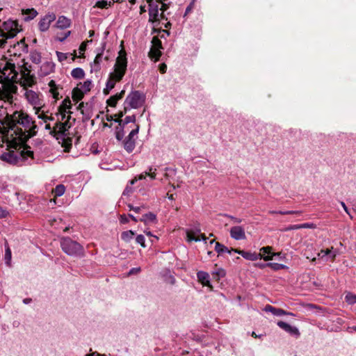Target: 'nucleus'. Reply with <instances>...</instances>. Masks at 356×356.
<instances>
[{
    "mask_svg": "<svg viewBox=\"0 0 356 356\" xmlns=\"http://www.w3.org/2000/svg\"><path fill=\"white\" fill-rule=\"evenodd\" d=\"M8 215V212L6 209H4L1 207H0V218H6V217H7Z\"/></svg>",
    "mask_w": 356,
    "mask_h": 356,
    "instance_id": "nucleus-50",
    "label": "nucleus"
},
{
    "mask_svg": "<svg viewBox=\"0 0 356 356\" xmlns=\"http://www.w3.org/2000/svg\"><path fill=\"white\" fill-rule=\"evenodd\" d=\"M113 5L111 1H107L106 0H98L94 7L99 8H107Z\"/></svg>",
    "mask_w": 356,
    "mask_h": 356,
    "instance_id": "nucleus-33",
    "label": "nucleus"
},
{
    "mask_svg": "<svg viewBox=\"0 0 356 356\" xmlns=\"http://www.w3.org/2000/svg\"><path fill=\"white\" fill-rule=\"evenodd\" d=\"M71 25V20L65 17V16H60L56 22V27L60 29H65L68 27H70Z\"/></svg>",
    "mask_w": 356,
    "mask_h": 356,
    "instance_id": "nucleus-22",
    "label": "nucleus"
},
{
    "mask_svg": "<svg viewBox=\"0 0 356 356\" xmlns=\"http://www.w3.org/2000/svg\"><path fill=\"white\" fill-rule=\"evenodd\" d=\"M70 33H71V32L70 31H67L63 38H60L58 39L59 41H60V42L64 41L70 35Z\"/></svg>",
    "mask_w": 356,
    "mask_h": 356,
    "instance_id": "nucleus-60",
    "label": "nucleus"
},
{
    "mask_svg": "<svg viewBox=\"0 0 356 356\" xmlns=\"http://www.w3.org/2000/svg\"><path fill=\"white\" fill-rule=\"evenodd\" d=\"M30 58L33 63L38 64L41 62V54L37 51H33L31 52Z\"/></svg>",
    "mask_w": 356,
    "mask_h": 356,
    "instance_id": "nucleus-34",
    "label": "nucleus"
},
{
    "mask_svg": "<svg viewBox=\"0 0 356 356\" xmlns=\"http://www.w3.org/2000/svg\"><path fill=\"white\" fill-rule=\"evenodd\" d=\"M229 218H230L234 223L239 224L242 222V219L232 216H227Z\"/></svg>",
    "mask_w": 356,
    "mask_h": 356,
    "instance_id": "nucleus-49",
    "label": "nucleus"
},
{
    "mask_svg": "<svg viewBox=\"0 0 356 356\" xmlns=\"http://www.w3.org/2000/svg\"><path fill=\"white\" fill-rule=\"evenodd\" d=\"M124 95V90H122L120 93H118L113 96H111L108 100L107 104L108 106L115 107L118 100L122 98Z\"/></svg>",
    "mask_w": 356,
    "mask_h": 356,
    "instance_id": "nucleus-24",
    "label": "nucleus"
},
{
    "mask_svg": "<svg viewBox=\"0 0 356 356\" xmlns=\"http://www.w3.org/2000/svg\"><path fill=\"white\" fill-rule=\"evenodd\" d=\"M139 131V126L137 125L135 129L131 131L127 138L124 142V147L128 152H131L136 146V139Z\"/></svg>",
    "mask_w": 356,
    "mask_h": 356,
    "instance_id": "nucleus-10",
    "label": "nucleus"
},
{
    "mask_svg": "<svg viewBox=\"0 0 356 356\" xmlns=\"http://www.w3.org/2000/svg\"><path fill=\"white\" fill-rule=\"evenodd\" d=\"M145 234L148 236L154 238L156 241L159 239V238L156 236H154L149 231H145Z\"/></svg>",
    "mask_w": 356,
    "mask_h": 356,
    "instance_id": "nucleus-59",
    "label": "nucleus"
},
{
    "mask_svg": "<svg viewBox=\"0 0 356 356\" xmlns=\"http://www.w3.org/2000/svg\"><path fill=\"white\" fill-rule=\"evenodd\" d=\"M156 168L150 167L149 169V172H145L140 174V175H138V177H135L134 179H133L132 180L130 181V184L133 185L135 184V182L137 180H142L143 179H145L146 177H147V176L149 177L151 179H155L156 176Z\"/></svg>",
    "mask_w": 356,
    "mask_h": 356,
    "instance_id": "nucleus-16",
    "label": "nucleus"
},
{
    "mask_svg": "<svg viewBox=\"0 0 356 356\" xmlns=\"http://www.w3.org/2000/svg\"><path fill=\"white\" fill-rule=\"evenodd\" d=\"M62 250L68 255L76 256L83 254V248L76 241L70 238H64L60 243Z\"/></svg>",
    "mask_w": 356,
    "mask_h": 356,
    "instance_id": "nucleus-7",
    "label": "nucleus"
},
{
    "mask_svg": "<svg viewBox=\"0 0 356 356\" xmlns=\"http://www.w3.org/2000/svg\"><path fill=\"white\" fill-rule=\"evenodd\" d=\"M19 31L16 21L8 20L4 22L0 26V37L3 38L0 40V48L3 47L6 43L7 39L14 38Z\"/></svg>",
    "mask_w": 356,
    "mask_h": 356,
    "instance_id": "nucleus-4",
    "label": "nucleus"
},
{
    "mask_svg": "<svg viewBox=\"0 0 356 356\" xmlns=\"http://www.w3.org/2000/svg\"><path fill=\"white\" fill-rule=\"evenodd\" d=\"M71 75L74 79H82L85 76V72L82 68L76 67L72 70Z\"/></svg>",
    "mask_w": 356,
    "mask_h": 356,
    "instance_id": "nucleus-30",
    "label": "nucleus"
},
{
    "mask_svg": "<svg viewBox=\"0 0 356 356\" xmlns=\"http://www.w3.org/2000/svg\"><path fill=\"white\" fill-rule=\"evenodd\" d=\"M72 107L71 101L69 99H65L61 105L58 108L59 112L72 113L70 111Z\"/></svg>",
    "mask_w": 356,
    "mask_h": 356,
    "instance_id": "nucleus-26",
    "label": "nucleus"
},
{
    "mask_svg": "<svg viewBox=\"0 0 356 356\" xmlns=\"http://www.w3.org/2000/svg\"><path fill=\"white\" fill-rule=\"evenodd\" d=\"M230 236L236 241L246 238L245 229L242 226L236 225L230 228Z\"/></svg>",
    "mask_w": 356,
    "mask_h": 356,
    "instance_id": "nucleus-14",
    "label": "nucleus"
},
{
    "mask_svg": "<svg viewBox=\"0 0 356 356\" xmlns=\"http://www.w3.org/2000/svg\"><path fill=\"white\" fill-rule=\"evenodd\" d=\"M16 47H18L19 49L25 47L24 41L21 40L20 42H17V44L14 45L13 49Z\"/></svg>",
    "mask_w": 356,
    "mask_h": 356,
    "instance_id": "nucleus-55",
    "label": "nucleus"
},
{
    "mask_svg": "<svg viewBox=\"0 0 356 356\" xmlns=\"http://www.w3.org/2000/svg\"><path fill=\"white\" fill-rule=\"evenodd\" d=\"M77 86H79L83 92L86 93L91 90L92 87V83L90 80H86L83 83H80L78 84Z\"/></svg>",
    "mask_w": 356,
    "mask_h": 356,
    "instance_id": "nucleus-29",
    "label": "nucleus"
},
{
    "mask_svg": "<svg viewBox=\"0 0 356 356\" xmlns=\"http://www.w3.org/2000/svg\"><path fill=\"white\" fill-rule=\"evenodd\" d=\"M56 18V15L54 13H49L43 17H42L38 23L40 31L42 32L47 31L49 29L51 22H53Z\"/></svg>",
    "mask_w": 356,
    "mask_h": 356,
    "instance_id": "nucleus-12",
    "label": "nucleus"
},
{
    "mask_svg": "<svg viewBox=\"0 0 356 356\" xmlns=\"http://www.w3.org/2000/svg\"><path fill=\"white\" fill-rule=\"evenodd\" d=\"M22 154L24 157H31L33 158V151H31L30 149V147H25L22 151Z\"/></svg>",
    "mask_w": 356,
    "mask_h": 356,
    "instance_id": "nucleus-44",
    "label": "nucleus"
},
{
    "mask_svg": "<svg viewBox=\"0 0 356 356\" xmlns=\"http://www.w3.org/2000/svg\"><path fill=\"white\" fill-rule=\"evenodd\" d=\"M152 46L149 52V56L152 59L154 60V62H156L161 56V41L157 37H154L152 38Z\"/></svg>",
    "mask_w": 356,
    "mask_h": 356,
    "instance_id": "nucleus-11",
    "label": "nucleus"
},
{
    "mask_svg": "<svg viewBox=\"0 0 356 356\" xmlns=\"http://www.w3.org/2000/svg\"><path fill=\"white\" fill-rule=\"evenodd\" d=\"M8 52L12 56V50L9 49ZM30 67L24 58H21L20 54L17 56V54L14 52L13 58L0 64V82L2 83V87L8 83L15 85V81L19 74H21L22 87L34 86L36 83V79L33 74H31Z\"/></svg>",
    "mask_w": 356,
    "mask_h": 356,
    "instance_id": "nucleus-2",
    "label": "nucleus"
},
{
    "mask_svg": "<svg viewBox=\"0 0 356 356\" xmlns=\"http://www.w3.org/2000/svg\"><path fill=\"white\" fill-rule=\"evenodd\" d=\"M11 258H12L11 250H10L8 243H6L4 259H5L6 264L8 266H10Z\"/></svg>",
    "mask_w": 356,
    "mask_h": 356,
    "instance_id": "nucleus-31",
    "label": "nucleus"
},
{
    "mask_svg": "<svg viewBox=\"0 0 356 356\" xmlns=\"http://www.w3.org/2000/svg\"><path fill=\"white\" fill-rule=\"evenodd\" d=\"M197 277L199 282H201L202 285L212 288L209 280V275L207 273L204 271H199L197 273Z\"/></svg>",
    "mask_w": 356,
    "mask_h": 356,
    "instance_id": "nucleus-20",
    "label": "nucleus"
},
{
    "mask_svg": "<svg viewBox=\"0 0 356 356\" xmlns=\"http://www.w3.org/2000/svg\"><path fill=\"white\" fill-rule=\"evenodd\" d=\"M193 6H194V2H191L189 6L186 8V12H185V15H186L187 14H188L193 8Z\"/></svg>",
    "mask_w": 356,
    "mask_h": 356,
    "instance_id": "nucleus-54",
    "label": "nucleus"
},
{
    "mask_svg": "<svg viewBox=\"0 0 356 356\" xmlns=\"http://www.w3.org/2000/svg\"><path fill=\"white\" fill-rule=\"evenodd\" d=\"M327 255L330 256L331 257L332 260H333L336 257V254L332 253L331 250H330V249H327L326 250H321V252H319L318 254V257H322V258H323L325 256H327Z\"/></svg>",
    "mask_w": 356,
    "mask_h": 356,
    "instance_id": "nucleus-35",
    "label": "nucleus"
},
{
    "mask_svg": "<svg viewBox=\"0 0 356 356\" xmlns=\"http://www.w3.org/2000/svg\"><path fill=\"white\" fill-rule=\"evenodd\" d=\"M71 120L72 117L71 115H69L67 117V120H66L65 122H56L51 134L54 135L59 134L60 136H66V132L73 125V124L75 122L74 118L72 119V122H71Z\"/></svg>",
    "mask_w": 356,
    "mask_h": 356,
    "instance_id": "nucleus-8",
    "label": "nucleus"
},
{
    "mask_svg": "<svg viewBox=\"0 0 356 356\" xmlns=\"http://www.w3.org/2000/svg\"><path fill=\"white\" fill-rule=\"evenodd\" d=\"M314 227H315V225L313 223H303V224H301V229H304V228L312 229V228H314Z\"/></svg>",
    "mask_w": 356,
    "mask_h": 356,
    "instance_id": "nucleus-52",
    "label": "nucleus"
},
{
    "mask_svg": "<svg viewBox=\"0 0 356 356\" xmlns=\"http://www.w3.org/2000/svg\"><path fill=\"white\" fill-rule=\"evenodd\" d=\"M135 120H136L135 115L127 116L124 118V124H128V123H130V122H134Z\"/></svg>",
    "mask_w": 356,
    "mask_h": 356,
    "instance_id": "nucleus-47",
    "label": "nucleus"
},
{
    "mask_svg": "<svg viewBox=\"0 0 356 356\" xmlns=\"http://www.w3.org/2000/svg\"><path fill=\"white\" fill-rule=\"evenodd\" d=\"M134 235L135 233L131 230L125 231L121 234V238L124 241L129 242L134 238Z\"/></svg>",
    "mask_w": 356,
    "mask_h": 356,
    "instance_id": "nucleus-32",
    "label": "nucleus"
},
{
    "mask_svg": "<svg viewBox=\"0 0 356 356\" xmlns=\"http://www.w3.org/2000/svg\"><path fill=\"white\" fill-rule=\"evenodd\" d=\"M159 70L161 73H165L167 70L166 65L165 63H162L161 65H160Z\"/></svg>",
    "mask_w": 356,
    "mask_h": 356,
    "instance_id": "nucleus-58",
    "label": "nucleus"
},
{
    "mask_svg": "<svg viewBox=\"0 0 356 356\" xmlns=\"http://www.w3.org/2000/svg\"><path fill=\"white\" fill-rule=\"evenodd\" d=\"M102 55L101 54H98L94 60V63L95 65H99L100 63V62L102 61Z\"/></svg>",
    "mask_w": 356,
    "mask_h": 356,
    "instance_id": "nucleus-53",
    "label": "nucleus"
},
{
    "mask_svg": "<svg viewBox=\"0 0 356 356\" xmlns=\"http://www.w3.org/2000/svg\"><path fill=\"white\" fill-rule=\"evenodd\" d=\"M86 356H106V355H101V354H99V353L95 352V353H91L90 355H86Z\"/></svg>",
    "mask_w": 356,
    "mask_h": 356,
    "instance_id": "nucleus-64",
    "label": "nucleus"
},
{
    "mask_svg": "<svg viewBox=\"0 0 356 356\" xmlns=\"http://www.w3.org/2000/svg\"><path fill=\"white\" fill-rule=\"evenodd\" d=\"M17 87L11 83H8L0 88V100L11 102L13 95L17 92Z\"/></svg>",
    "mask_w": 356,
    "mask_h": 356,
    "instance_id": "nucleus-9",
    "label": "nucleus"
},
{
    "mask_svg": "<svg viewBox=\"0 0 356 356\" xmlns=\"http://www.w3.org/2000/svg\"><path fill=\"white\" fill-rule=\"evenodd\" d=\"M215 250L218 253H224L226 252V251H228V248L227 247L218 242H216L215 244Z\"/></svg>",
    "mask_w": 356,
    "mask_h": 356,
    "instance_id": "nucleus-39",
    "label": "nucleus"
},
{
    "mask_svg": "<svg viewBox=\"0 0 356 356\" xmlns=\"http://www.w3.org/2000/svg\"><path fill=\"white\" fill-rule=\"evenodd\" d=\"M86 48V42H83L79 47L80 51H84Z\"/></svg>",
    "mask_w": 356,
    "mask_h": 356,
    "instance_id": "nucleus-62",
    "label": "nucleus"
},
{
    "mask_svg": "<svg viewBox=\"0 0 356 356\" xmlns=\"http://www.w3.org/2000/svg\"><path fill=\"white\" fill-rule=\"evenodd\" d=\"M296 213V211H280V214H282V215L293 214V213Z\"/></svg>",
    "mask_w": 356,
    "mask_h": 356,
    "instance_id": "nucleus-61",
    "label": "nucleus"
},
{
    "mask_svg": "<svg viewBox=\"0 0 356 356\" xmlns=\"http://www.w3.org/2000/svg\"><path fill=\"white\" fill-rule=\"evenodd\" d=\"M261 256L264 261H269L273 259L274 253H272V248L270 246L263 247L260 249V252L257 253Z\"/></svg>",
    "mask_w": 356,
    "mask_h": 356,
    "instance_id": "nucleus-19",
    "label": "nucleus"
},
{
    "mask_svg": "<svg viewBox=\"0 0 356 356\" xmlns=\"http://www.w3.org/2000/svg\"><path fill=\"white\" fill-rule=\"evenodd\" d=\"M22 14L26 15L24 20L29 21L35 18L38 15V12L34 8H28L22 10Z\"/></svg>",
    "mask_w": 356,
    "mask_h": 356,
    "instance_id": "nucleus-25",
    "label": "nucleus"
},
{
    "mask_svg": "<svg viewBox=\"0 0 356 356\" xmlns=\"http://www.w3.org/2000/svg\"><path fill=\"white\" fill-rule=\"evenodd\" d=\"M120 221L121 223L124 224V223L128 222L129 220H128L127 217L125 215H122V216H120Z\"/></svg>",
    "mask_w": 356,
    "mask_h": 356,
    "instance_id": "nucleus-56",
    "label": "nucleus"
},
{
    "mask_svg": "<svg viewBox=\"0 0 356 356\" xmlns=\"http://www.w3.org/2000/svg\"><path fill=\"white\" fill-rule=\"evenodd\" d=\"M128 207H129V210H133L136 213H139L143 207H134L131 204H129Z\"/></svg>",
    "mask_w": 356,
    "mask_h": 356,
    "instance_id": "nucleus-51",
    "label": "nucleus"
},
{
    "mask_svg": "<svg viewBox=\"0 0 356 356\" xmlns=\"http://www.w3.org/2000/svg\"><path fill=\"white\" fill-rule=\"evenodd\" d=\"M49 86L50 87V88H56V85L55 81L54 80L50 81L49 83Z\"/></svg>",
    "mask_w": 356,
    "mask_h": 356,
    "instance_id": "nucleus-63",
    "label": "nucleus"
},
{
    "mask_svg": "<svg viewBox=\"0 0 356 356\" xmlns=\"http://www.w3.org/2000/svg\"><path fill=\"white\" fill-rule=\"evenodd\" d=\"M200 229H186V240L188 242L200 241L201 240L206 241L207 237L204 234H200Z\"/></svg>",
    "mask_w": 356,
    "mask_h": 356,
    "instance_id": "nucleus-13",
    "label": "nucleus"
},
{
    "mask_svg": "<svg viewBox=\"0 0 356 356\" xmlns=\"http://www.w3.org/2000/svg\"><path fill=\"white\" fill-rule=\"evenodd\" d=\"M140 221L144 222L145 223L155 222L156 221V216L154 213L149 212L143 216L140 219Z\"/></svg>",
    "mask_w": 356,
    "mask_h": 356,
    "instance_id": "nucleus-27",
    "label": "nucleus"
},
{
    "mask_svg": "<svg viewBox=\"0 0 356 356\" xmlns=\"http://www.w3.org/2000/svg\"><path fill=\"white\" fill-rule=\"evenodd\" d=\"M277 325L291 335L296 336L297 337L300 336V332L296 327L291 326L289 323L284 321H278Z\"/></svg>",
    "mask_w": 356,
    "mask_h": 356,
    "instance_id": "nucleus-15",
    "label": "nucleus"
},
{
    "mask_svg": "<svg viewBox=\"0 0 356 356\" xmlns=\"http://www.w3.org/2000/svg\"><path fill=\"white\" fill-rule=\"evenodd\" d=\"M0 123L3 124L0 136L2 142L1 147L6 143L7 148H17L36 134L37 126L35 121L23 111H17L12 115H7L4 122L0 118Z\"/></svg>",
    "mask_w": 356,
    "mask_h": 356,
    "instance_id": "nucleus-1",
    "label": "nucleus"
},
{
    "mask_svg": "<svg viewBox=\"0 0 356 356\" xmlns=\"http://www.w3.org/2000/svg\"><path fill=\"white\" fill-rule=\"evenodd\" d=\"M49 92L52 94V96L54 99H58V92L57 91V88L56 87V88H50L49 90Z\"/></svg>",
    "mask_w": 356,
    "mask_h": 356,
    "instance_id": "nucleus-48",
    "label": "nucleus"
},
{
    "mask_svg": "<svg viewBox=\"0 0 356 356\" xmlns=\"http://www.w3.org/2000/svg\"><path fill=\"white\" fill-rule=\"evenodd\" d=\"M84 94L85 92L79 86H76L72 91V99L76 102H79L83 97Z\"/></svg>",
    "mask_w": 356,
    "mask_h": 356,
    "instance_id": "nucleus-28",
    "label": "nucleus"
},
{
    "mask_svg": "<svg viewBox=\"0 0 356 356\" xmlns=\"http://www.w3.org/2000/svg\"><path fill=\"white\" fill-rule=\"evenodd\" d=\"M127 65L126 53L124 50H121L116 59L114 71L110 74L109 78L106 83V87L103 90L105 95H108L115 87L116 83L123 78L127 70Z\"/></svg>",
    "mask_w": 356,
    "mask_h": 356,
    "instance_id": "nucleus-3",
    "label": "nucleus"
},
{
    "mask_svg": "<svg viewBox=\"0 0 356 356\" xmlns=\"http://www.w3.org/2000/svg\"><path fill=\"white\" fill-rule=\"evenodd\" d=\"M265 266L271 268L274 270H279L280 269H283L285 268V266L284 264L278 263H267L265 264Z\"/></svg>",
    "mask_w": 356,
    "mask_h": 356,
    "instance_id": "nucleus-37",
    "label": "nucleus"
},
{
    "mask_svg": "<svg viewBox=\"0 0 356 356\" xmlns=\"http://www.w3.org/2000/svg\"><path fill=\"white\" fill-rule=\"evenodd\" d=\"M1 158L4 161H7L8 162H13L14 161L15 159L13 157V155L10 152L4 153L1 155Z\"/></svg>",
    "mask_w": 356,
    "mask_h": 356,
    "instance_id": "nucleus-42",
    "label": "nucleus"
},
{
    "mask_svg": "<svg viewBox=\"0 0 356 356\" xmlns=\"http://www.w3.org/2000/svg\"><path fill=\"white\" fill-rule=\"evenodd\" d=\"M145 96L138 91H133L129 93L125 99L124 109L127 111L132 108H138L142 106L145 102Z\"/></svg>",
    "mask_w": 356,
    "mask_h": 356,
    "instance_id": "nucleus-5",
    "label": "nucleus"
},
{
    "mask_svg": "<svg viewBox=\"0 0 356 356\" xmlns=\"http://www.w3.org/2000/svg\"><path fill=\"white\" fill-rule=\"evenodd\" d=\"M264 310L266 312H271L275 316L293 315L292 313H288L282 309L275 308L270 305L266 306Z\"/></svg>",
    "mask_w": 356,
    "mask_h": 356,
    "instance_id": "nucleus-23",
    "label": "nucleus"
},
{
    "mask_svg": "<svg viewBox=\"0 0 356 356\" xmlns=\"http://www.w3.org/2000/svg\"><path fill=\"white\" fill-rule=\"evenodd\" d=\"M234 252L239 254L244 259L250 261H256L259 259H261V256L260 254H257V253L255 252L234 250Z\"/></svg>",
    "mask_w": 356,
    "mask_h": 356,
    "instance_id": "nucleus-17",
    "label": "nucleus"
},
{
    "mask_svg": "<svg viewBox=\"0 0 356 356\" xmlns=\"http://www.w3.org/2000/svg\"><path fill=\"white\" fill-rule=\"evenodd\" d=\"M301 229V224L300 225H294L289 227L286 230H292V229Z\"/></svg>",
    "mask_w": 356,
    "mask_h": 356,
    "instance_id": "nucleus-57",
    "label": "nucleus"
},
{
    "mask_svg": "<svg viewBox=\"0 0 356 356\" xmlns=\"http://www.w3.org/2000/svg\"><path fill=\"white\" fill-rule=\"evenodd\" d=\"M71 113H65V112H59L58 113V122H65L66 120H67V117L69 115H71Z\"/></svg>",
    "mask_w": 356,
    "mask_h": 356,
    "instance_id": "nucleus-41",
    "label": "nucleus"
},
{
    "mask_svg": "<svg viewBox=\"0 0 356 356\" xmlns=\"http://www.w3.org/2000/svg\"><path fill=\"white\" fill-rule=\"evenodd\" d=\"M56 56H57L58 60L60 62H63L67 58V54L65 53L56 51Z\"/></svg>",
    "mask_w": 356,
    "mask_h": 356,
    "instance_id": "nucleus-46",
    "label": "nucleus"
},
{
    "mask_svg": "<svg viewBox=\"0 0 356 356\" xmlns=\"http://www.w3.org/2000/svg\"><path fill=\"white\" fill-rule=\"evenodd\" d=\"M31 87V86L22 87L24 90V96L28 103L33 107L34 111L38 113L43 107L42 100L40 97V92L29 89V88Z\"/></svg>",
    "mask_w": 356,
    "mask_h": 356,
    "instance_id": "nucleus-6",
    "label": "nucleus"
},
{
    "mask_svg": "<svg viewBox=\"0 0 356 356\" xmlns=\"http://www.w3.org/2000/svg\"><path fill=\"white\" fill-rule=\"evenodd\" d=\"M136 242L140 244L143 248H145L146 245L145 244V237L142 234H139L136 238Z\"/></svg>",
    "mask_w": 356,
    "mask_h": 356,
    "instance_id": "nucleus-45",
    "label": "nucleus"
},
{
    "mask_svg": "<svg viewBox=\"0 0 356 356\" xmlns=\"http://www.w3.org/2000/svg\"><path fill=\"white\" fill-rule=\"evenodd\" d=\"M65 191V188L63 185L60 184L56 186V187L54 190V193L55 194V196L60 197L64 194Z\"/></svg>",
    "mask_w": 356,
    "mask_h": 356,
    "instance_id": "nucleus-36",
    "label": "nucleus"
},
{
    "mask_svg": "<svg viewBox=\"0 0 356 356\" xmlns=\"http://www.w3.org/2000/svg\"><path fill=\"white\" fill-rule=\"evenodd\" d=\"M345 299L346 301L350 305L356 303V295H354L351 293H348L346 295Z\"/></svg>",
    "mask_w": 356,
    "mask_h": 356,
    "instance_id": "nucleus-38",
    "label": "nucleus"
},
{
    "mask_svg": "<svg viewBox=\"0 0 356 356\" xmlns=\"http://www.w3.org/2000/svg\"><path fill=\"white\" fill-rule=\"evenodd\" d=\"M35 115H38V118L44 121V122H47L48 121V115H46V113L44 112V111H42L40 109V111H38V113H36L35 111Z\"/></svg>",
    "mask_w": 356,
    "mask_h": 356,
    "instance_id": "nucleus-43",
    "label": "nucleus"
},
{
    "mask_svg": "<svg viewBox=\"0 0 356 356\" xmlns=\"http://www.w3.org/2000/svg\"><path fill=\"white\" fill-rule=\"evenodd\" d=\"M122 122V120H120V123ZM120 127L117 128V131L115 133V137L118 140H122L124 138V133L122 130V128L120 127V124H119Z\"/></svg>",
    "mask_w": 356,
    "mask_h": 356,
    "instance_id": "nucleus-40",
    "label": "nucleus"
},
{
    "mask_svg": "<svg viewBox=\"0 0 356 356\" xmlns=\"http://www.w3.org/2000/svg\"><path fill=\"white\" fill-rule=\"evenodd\" d=\"M54 65L51 62H44L40 66L39 74L40 76H47L54 72Z\"/></svg>",
    "mask_w": 356,
    "mask_h": 356,
    "instance_id": "nucleus-18",
    "label": "nucleus"
},
{
    "mask_svg": "<svg viewBox=\"0 0 356 356\" xmlns=\"http://www.w3.org/2000/svg\"><path fill=\"white\" fill-rule=\"evenodd\" d=\"M149 21L154 22L159 20V6L149 5Z\"/></svg>",
    "mask_w": 356,
    "mask_h": 356,
    "instance_id": "nucleus-21",
    "label": "nucleus"
}]
</instances>
